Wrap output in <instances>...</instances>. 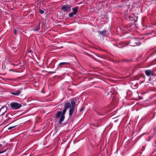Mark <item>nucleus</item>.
<instances>
[{
    "label": "nucleus",
    "instance_id": "obj_6",
    "mask_svg": "<svg viewBox=\"0 0 156 156\" xmlns=\"http://www.w3.org/2000/svg\"><path fill=\"white\" fill-rule=\"evenodd\" d=\"M78 8H79V7L78 6H76L75 7L73 8H72V10H73V12L74 13H75L76 14L78 11Z\"/></svg>",
    "mask_w": 156,
    "mask_h": 156
},
{
    "label": "nucleus",
    "instance_id": "obj_7",
    "mask_svg": "<svg viewBox=\"0 0 156 156\" xmlns=\"http://www.w3.org/2000/svg\"><path fill=\"white\" fill-rule=\"evenodd\" d=\"M74 107H71V108L70 109L69 111V115L70 116L73 113V112H74Z\"/></svg>",
    "mask_w": 156,
    "mask_h": 156
},
{
    "label": "nucleus",
    "instance_id": "obj_14",
    "mask_svg": "<svg viewBox=\"0 0 156 156\" xmlns=\"http://www.w3.org/2000/svg\"><path fill=\"white\" fill-rule=\"evenodd\" d=\"M75 14H76L75 13H74L73 12H72L69 14V16L70 17H73L74 16V15Z\"/></svg>",
    "mask_w": 156,
    "mask_h": 156
},
{
    "label": "nucleus",
    "instance_id": "obj_5",
    "mask_svg": "<svg viewBox=\"0 0 156 156\" xmlns=\"http://www.w3.org/2000/svg\"><path fill=\"white\" fill-rule=\"evenodd\" d=\"M71 104L69 103H65L64 105V108H66V110L67 109L71 108Z\"/></svg>",
    "mask_w": 156,
    "mask_h": 156
},
{
    "label": "nucleus",
    "instance_id": "obj_4",
    "mask_svg": "<svg viewBox=\"0 0 156 156\" xmlns=\"http://www.w3.org/2000/svg\"><path fill=\"white\" fill-rule=\"evenodd\" d=\"M62 9L65 12H69L71 10V9L69 6L64 5L62 7Z\"/></svg>",
    "mask_w": 156,
    "mask_h": 156
},
{
    "label": "nucleus",
    "instance_id": "obj_22",
    "mask_svg": "<svg viewBox=\"0 0 156 156\" xmlns=\"http://www.w3.org/2000/svg\"><path fill=\"white\" fill-rule=\"evenodd\" d=\"M133 46H136V45H133Z\"/></svg>",
    "mask_w": 156,
    "mask_h": 156
},
{
    "label": "nucleus",
    "instance_id": "obj_8",
    "mask_svg": "<svg viewBox=\"0 0 156 156\" xmlns=\"http://www.w3.org/2000/svg\"><path fill=\"white\" fill-rule=\"evenodd\" d=\"M21 93V91L20 90H18L16 92L12 93V94L15 95H18Z\"/></svg>",
    "mask_w": 156,
    "mask_h": 156
},
{
    "label": "nucleus",
    "instance_id": "obj_21",
    "mask_svg": "<svg viewBox=\"0 0 156 156\" xmlns=\"http://www.w3.org/2000/svg\"><path fill=\"white\" fill-rule=\"evenodd\" d=\"M134 42H135L134 41ZM135 43H136H136L135 42H134Z\"/></svg>",
    "mask_w": 156,
    "mask_h": 156
},
{
    "label": "nucleus",
    "instance_id": "obj_19",
    "mask_svg": "<svg viewBox=\"0 0 156 156\" xmlns=\"http://www.w3.org/2000/svg\"><path fill=\"white\" fill-rule=\"evenodd\" d=\"M151 75H152V76H154V74L153 73V72L151 70Z\"/></svg>",
    "mask_w": 156,
    "mask_h": 156
},
{
    "label": "nucleus",
    "instance_id": "obj_18",
    "mask_svg": "<svg viewBox=\"0 0 156 156\" xmlns=\"http://www.w3.org/2000/svg\"><path fill=\"white\" fill-rule=\"evenodd\" d=\"M14 127H15V126H11V127H9L8 128V129L9 130L11 129H12V128H14Z\"/></svg>",
    "mask_w": 156,
    "mask_h": 156
},
{
    "label": "nucleus",
    "instance_id": "obj_1",
    "mask_svg": "<svg viewBox=\"0 0 156 156\" xmlns=\"http://www.w3.org/2000/svg\"><path fill=\"white\" fill-rule=\"evenodd\" d=\"M11 107L15 109H17L21 107V105L19 104L16 103H12L10 104Z\"/></svg>",
    "mask_w": 156,
    "mask_h": 156
},
{
    "label": "nucleus",
    "instance_id": "obj_3",
    "mask_svg": "<svg viewBox=\"0 0 156 156\" xmlns=\"http://www.w3.org/2000/svg\"><path fill=\"white\" fill-rule=\"evenodd\" d=\"M7 107L5 106H3L0 109V116L3 115L7 111Z\"/></svg>",
    "mask_w": 156,
    "mask_h": 156
},
{
    "label": "nucleus",
    "instance_id": "obj_20",
    "mask_svg": "<svg viewBox=\"0 0 156 156\" xmlns=\"http://www.w3.org/2000/svg\"><path fill=\"white\" fill-rule=\"evenodd\" d=\"M2 144H0V149L2 148Z\"/></svg>",
    "mask_w": 156,
    "mask_h": 156
},
{
    "label": "nucleus",
    "instance_id": "obj_9",
    "mask_svg": "<svg viewBox=\"0 0 156 156\" xmlns=\"http://www.w3.org/2000/svg\"><path fill=\"white\" fill-rule=\"evenodd\" d=\"M69 63H68V62H61L58 65L61 67V65H69Z\"/></svg>",
    "mask_w": 156,
    "mask_h": 156
},
{
    "label": "nucleus",
    "instance_id": "obj_15",
    "mask_svg": "<svg viewBox=\"0 0 156 156\" xmlns=\"http://www.w3.org/2000/svg\"><path fill=\"white\" fill-rule=\"evenodd\" d=\"M40 22L38 23V25L37 27V30H39L40 28Z\"/></svg>",
    "mask_w": 156,
    "mask_h": 156
},
{
    "label": "nucleus",
    "instance_id": "obj_17",
    "mask_svg": "<svg viewBox=\"0 0 156 156\" xmlns=\"http://www.w3.org/2000/svg\"><path fill=\"white\" fill-rule=\"evenodd\" d=\"M13 32L16 35L17 34V31L16 29H15L13 31Z\"/></svg>",
    "mask_w": 156,
    "mask_h": 156
},
{
    "label": "nucleus",
    "instance_id": "obj_11",
    "mask_svg": "<svg viewBox=\"0 0 156 156\" xmlns=\"http://www.w3.org/2000/svg\"><path fill=\"white\" fill-rule=\"evenodd\" d=\"M61 114V112H58L56 114V118H58L60 117Z\"/></svg>",
    "mask_w": 156,
    "mask_h": 156
},
{
    "label": "nucleus",
    "instance_id": "obj_12",
    "mask_svg": "<svg viewBox=\"0 0 156 156\" xmlns=\"http://www.w3.org/2000/svg\"><path fill=\"white\" fill-rule=\"evenodd\" d=\"M71 107H74L75 105V101L73 100H71Z\"/></svg>",
    "mask_w": 156,
    "mask_h": 156
},
{
    "label": "nucleus",
    "instance_id": "obj_10",
    "mask_svg": "<svg viewBox=\"0 0 156 156\" xmlns=\"http://www.w3.org/2000/svg\"><path fill=\"white\" fill-rule=\"evenodd\" d=\"M151 70H147L145 71L146 74L148 76L151 75Z\"/></svg>",
    "mask_w": 156,
    "mask_h": 156
},
{
    "label": "nucleus",
    "instance_id": "obj_2",
    "mask_svg": "<svg viewBox=\"0 0 156 156\" xmlns=\"http://www.w3.org/2000/svg\"><path fill=\"white\" fill-rule=\"evenodd\" d=\"M66 111V109L64 108V109L62 112V115L61 116L59 121V122L60 124H61L62 122L65 119L64 115Z\"/></svg>",
    "mask_w": 156,
    "mask_h": 156
},
{
    "label": "nucleus",
    "instance_id": "obj_16",
    "mask_svg": "<svg viewBox=\"0 0 156 156\" xmlns=\"http://www.w3.org/2000/svg\"><path fill=\"white\" fill-rule=\"evenodd\" d=\"M39 12L41 14H42L44 13V11L41 9H39Z\"/></svg>",
    "mask_w": 156,
    "mask_h": 156
},
{
    "label": "nucleus",
    "instance_id": "obj_13",
    "mask_svg": "<svg viewBox=\"0 0 156 156\" xmlns=\"http://www.w3.org/2000/svg\"><path fill=\"white\" fill-rule=\"evenodd\" d=\"M100 34L103 36H105L106 34V31L104 30L100 31Z\"/></svg>",
    "mask_w": 156,
    "mask_h": 156
}]
</instances>
